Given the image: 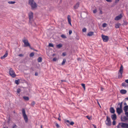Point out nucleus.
<instances>
[{"label":"nucleus","mask_w":128,"mask_h":128,"mask_svg":"<svg viewBox=\"0 0 128 128\" xmlns=\"http://www.w3.org/2000/svg\"><path fill=\"white\" fill-rule=\"evenodd\" d=\"M42 60V58L41 57H39L38 59V62H41Z\"/></svg>","instance_id":"nucleus-24"},{"label":"nucleus","mask_w":128,"mask_h":128,"mask_svg":"<svg viewBox=\"0 0 128 128\" xmlns=\"http://www.w3.org/2000/svg\"><path fill=\"white\" fill-rule=\"evenodd\" d=\"M18 56L22 57L23 56V55L22 54H20L18 55Z\"/></svg>","instance_id":"nucleus-53"},{"label":"nucleus","mask_w":128,"mask_h":128,"mask_svg":"<svg viewBox=\"0 0 128 128\" xmlns=\"http://www.w3.org/2000/svg\"><path fill=\"white\" fill-rule=\"evenodd\" d=\"M105 123L108 126H110L111 125L110 118L108 117V116H107L106 119L105 121Z\"/></svg>","instance_id":"nucleus-6"},{"label":"nucleus","mask_w":128,"mask_h":128,"mask_svg":"<svg viewBox=\"0 0 128 128\" xmlns=\"http://www.w3.org/2000/svg\"><path fill=\"white\" fill-rule=\"evenodd\" d=\"M121 121L123 122H125L126 120H128V118L125 116H124L122 118H121Z\"/></svg>","instance_id":"nucleus-14"},{"label":"nucleus","mask_w":128,"mask_h":128,"mask_svg":"<svg viewBox=\"0 0 128 128\" xmlns=\"http://www.w3.org/2000/svg\"><path fill=\"white\" fill-rule=\"evenodd\" d=\"M62 55L64 56H65L66 55V53L65 52H63L62 53Z\"/></svg>","instance_id":"nucleus-48"},{"label":"nucleus","mask_w":128,"mask_h":128,"mask_svg":"<svg viewBox=\"0 0 128 128\" xmlns=\"http://www.w3.org/2000/svg\"><path fill=\"white\" fill-rule=\"evenodd\" d=\"M61 81L62 82H66V81L65 80H61Z\"/></svg>","instance_id":"nucleus-60"},{"label":"nucleus","mask_w":128,"mask_h":128,"mask_svg":"<svg viewBox=\"0 0 128 128\" xmlns=\"http://www.w3.org/2000/svg\"><path fill=\"white\" fill-rule=\"evenodd\" d=\"M102 38L103 41L104 42H108L109 38L108 36L102 35Z\"/></svg>","instance_id":"nucleus-8"},{"label":"nucleus","mask_w":128,"mask_h":128,"mask_svg":"<svg viewBox=\"0 0 128 128\" xmlns=\"http://www.w3.org/2000/svg\"><path fill=\"white\" fill-rule=\"evenodd\" d=\"M104 89V88L102 87L101 88V91H103V90Z\"/></svg>","instance_id":"nucleus-56"},{"label":"nucleus","mask_w":128,"mask_h":128,"mask_svg":"<svg viewBox=\"0 0 128 128\" xmlns=\"http://www.w3.org/2000/svg\"><path fill=\"white\" fill-rule=\"evenodd\" d=\"M97 12V10L96 9H95L93 11V12L94 14L96 13Z\"/></svg>","instance_id":"nucleus-44"},{"label":"nucleus","mask_w":128,"mask_h":128,"mask_svg":"<svg viewBox=\"0 0 128 128\" xmlns=\"http://www.w3.org/2000/svg\"><path fill=\"white\" fill-rule=\"evenodd\" d=\"M127 49L128 50V47L127 48Z\"/></svg>","instance_id":"nucleus-64"},{"label":"nucleus","mask_w":128,"mask_h":128,"mask_svg":"<svg viewBox=\"0 0 128 128\" xmlns=\"http://www.w3.org/2000/svg\"><path fill=\"white\" fill-rule=\"evenodd\" d=\"M107 24L106 23H103L102 25V26L104 28L106 26Z\"/></svg>","instance_id":"nucleus-33"},{"label":"nucleus","mask_w":128,"mask_h":128,"mask_svg":"<svg viewBox=\"0 0 128 128\" xmlns=\"http://www.w3.org/2000/svg\"><path fill=\"white\" fill-rule=\"evenodd\" d=\"M125 99H126V100H128V97L126 98Z\"/></svg>","instance_id":"nucleus-61"},{"label":"nucleus","mask_w":128,"mask_h":128,"mask_svg":"<svg viewBox=\"0 0 128 128\" xmlns=\"http://www.w3.org/2000/svg\"><path fill=\"white\" fill-rule=\"evenodd\" d=\"M8 3L10 4H14L16 3L15 1H8Z\"/></svg>","instance_id":"nucleus-26"},{"label":"nucleus","mask_w":128,"mask_h":128,"mask_svg":"<svg viewBox=\"0 0 128 128\" xmlns=\"http://www.w3.org/2000/svg\"><path fill=\"white\" fill-rule=\"evenodd\" d=\"M82 86L83 87L84 90H85V84H81Z\"/></svg>","instance_id":"nucleus-32"},{"label":"nucleus","mask_w":128,"mask_h":128,"mask_svg":"<svg viewBox=\"0 0 128 128\" xmlns=\"http://www.w3.org/2000/svg\"><path fill=\"white\" fill-rule=\"evenodd\" d=\"M106 0L108 2H112V0Z\"/></svg>","instance_id":"nucleus-50"},{"label":"nucleus","mask_w":128,"mask_h":128,"mask_svg":"<svg viewBox=\"0 0 128 128\" xmlns=\"http://www.w3.org/2000/svg\"><path fill=\"white\" fill-rule=\"evenodd\" d=\"M125 114L127 117H128V112H125Z\"/></svg>","instance_id":"nucleus-42"},{"label":"nucleus","mask_w":128,"mask_h":128,"mask_svg":"<svg viewBox=\"0 0 128 128\" xmlns=\"http://www.w3.org/2000/svg\"><path fill=\"white\" fill-rule=\"evenodd\" d=\"M8 55V53H6L3 56L1 57V58L3 59L4 58H5Z\"/></svg>","instance_id":"nucleus-20"},{"label":"nucleus","mask_w":128,"mask_h":128,"mask_svg":"<svg viewBox=\"0 0 128 128\" xmlns=\"http://www.w3.org/2000/svg\"><path fill=\"white\" fill-rule=\"evenodd\" d=\"M35 75L36 76H37L38 75V74L37 72H36L35 73Z\"/></svg>","instance_id":"nucleus-55"},{"label":"nucleus","mask_w":128,"mask_h":128,"mask_svg":"<svg viewBox=\"0 0 128 128\" xmlns=\"http://www.w3.org/2000/svg\"><path fill=\"white\" fill-rule=\"evenodd\" d=\"M111 117L112 120H115L116 119V116L115 114H112L111 115Z\"/></svg>","instance_id":"nucleus-13"},{"label":"nucleus","mask_w":128,"mask_h":128,"mask_svg":"<svg viewBox=\"0 0 128 128\" xmlns=\"http://www.w3.org/2000/svg\"><path fill=\"white\" fill-rule=\"evenodd\" d=\"M23 98L25 100H29V98L28 96H24L23 97Z\"/></svg>","instance_id":"nucleus-25"},{"label":"nucleus","mask_w":128,"mask_h":128,"mask_svg":"<svg viewBox=\"0 0 128 128\" xmlns=\"http://www.w3.org/2000/svg\"><path fill=\"white\" fill-rule=\"evenodd\" d=\"M125 82H126L128 84V79H127V80H125Z\"/></svg>","instance_id":"nucleus-54"},{"label":"nucleus","mask_w":128,"mask_h":128,"mask_svg":"<svg viewBox=\"0 0 128 128\" xmlns=\"http://www.w3.org/2000/svg\"><path fill=\"white\" fill-rule=\"evenodd\" d=\"M12 128H17V126L16 125V124H14Z\"/></svg>","instance_id":"nucleus-43"},{"label":"nucleus","mask_w":128,"mask_h":128,"mask_svg":"<svg viewBox=\"0 0 128 128\" xmlns=\"http://www.w3.org/2000/svg\"><path fill=\"white\" fill-rule=\"evenodd\" d=\"M86 29L85 28H84L82 30V31L83 32H86Z\"/></svg>","instance_id":"nucleus-37"},{"label":"nucleus","mask_w":128,"mask_h":128,"mask_svg":"<svg viewBox=\"0 0 128 128\" xmlns=\"http://www.w3.org/2000/svg\"><path fill=\"white\" fill-rule=\"evenodd\" d=\"M86 117L89 120H90L91 119V117L88 116H86Z\"/></svg>","instance_id":"nucleus-39"},{"label":"nucleus","mask_w":128,"mask_h":128,"mask_svg":"<svg viewBox=\"0 0 128 128\" xmlns=\"http://www.w3.org/2000/svg\"><path fill=\"white\" fill-rule=\"evenodd\" d=\"M34 55V53L33 52H31L30 55V57H32Z\"/></svg>","instance_id":"nucleus-30"},{"label":"nucleus","mask_w":128,"mask_h":128,"mask_svg":"<svg viewBox=\"0 0 128 128\" xmlns=\"http://www.w3.org/2000/svg\"><path fill=\"white\" fill-rule=\"evenodd\" d=\"M48 46L50 47H53L54 45L50 43L48 45Z\"/></svg>","instance_id":"nucleus-36"},{"label":"nucleus","mask_w":128,"mask_h":128,"mask_svg":"<svg viewBox=\"0 0 128 128\" xmlns=\"http://www.w3.org/2000/svg\"><path fill=\"white\" fill-rule=\"evenodd\" d=\"M128 110V106L127 105L125 106L124 108V110L125 112H127Z\"/></svg>","instance_id":"nucleus-16"},{"label":"nucleus","mask_w":128,"mask_h":128,"mask_svg":"<svg viewBox=\"0 0 128 128\" xmlns=\"http://www.w3.org/2000/svg\"><path fill=\"white\" fill-rule=\"evenodd\" d=\"M116 123V121L115 120H113V125H114Z\"/></svg>","instance_id":"nucleus-46"},{"label":"nucleus","mask_w":128,"mask_h":128,"mask_svg":"<svg viewBox=\"0 0 128 128\" xmlns=\"http://www.w3.org/2000/svg\"><path fill=\"white\" fill-rule=\"evenodd\" d=\"M122 17V15L121 14H120L115 18L114 20H118L121 18Z\"/></svg>","instance_id":"nucleus-10"},{"label":"nucleus","mask_w":128,"mask_h":128,"mask_svg":"<svg viewBox=\"0 0 128 128\" xmlns=\"http://www.w3.org/2000/svg\"><path fill=\"white\" fill-rule=\"evenodd\" d=\"M29 46V48L31 49H32V48L31 47V46L30 44V46Z\"/></svg>","instance_id":"nucleus-57"},{"label":"nucleus","mask_w":128,"mask_h":128,"mask_svg":"<svg viewBox=\"0 0 128 128\" xmlns=\"http://www.w3.org/2000/svg\"><path fill=\"white\" fill-rule=\"evenodd\" d=\"M79 6V3L78 2L74 6V8L75 9H77L78 7Z\"/></svg>","instance_id":"nucleus-18"},{"label":"nucleus","mask_w":128,"mask_h":128,"mask_svg":"<svg viewBox=\"0 0 128 128\" xmlns=\"http://www.w3.org/2000/svg\"><path fill=\"white\" fill-rule=\"evenodd\" d=\"M124 105H126V102H125L124 103Z\"/></svg>","instance_id":"nucleus-62"},{"label":"nucleus","mask_w":128,"mask_h":128,"mask_svg":"<svg viewBox=\"0 0 128 128\" xmlns=\"http://www.w3.org/2000/svg\"><path fill=\"white\" fill-rule=\"evenodd\" d=\"M28 17L30 20V22L32 23V21L33 18V13L32 12H30L28 14Z\"/></svg>","instance_id":"nucleus-5"},{"label":"nucleus","mask_w":128,"mask_h":128,"mask_svg":"<svg viewBox=\"0 0 128 128\" xmlns=\"http://www.w3.org/2000/svg\"><path fill=\"white\" fill-rule=\"evenodd\" d=\"M29 4L31 6L32 8V10L34 9L37 7V5L36 3L34 2V0H29Z\"/></svg>","instance_id":"nucleus-1"},{"label":"nucleus","mask_w":128,"mask_h":128,"mask_svg":"<svg viewBox=\"0 0 128 128\" xmlns=\"http://www.w3.org/2000/svg\"><path fill=\"white\" fill-rule=\"evenodd\" d=\"M93 125L94 128H96V126L94 125Z\"/></svg>","instance_id":"nucleus-58"},{"label":"nucleus","mask_w":128,"mask_h":128,"mask_svg":"<svg viewBox=\"0 0 128 128\" xmlns=\"http://www.w3.org/2000/svg\"><path fill=\"white\" fill-rule=\"evenodd\" d=\"M9 73L10 75L13 78H14L16 76L14 71L12 68H10L9 69Z\"/></svg>","instance_id":"nucleus-4"},{"label":"nucleus","mask_w":128,"mask_h":128,"mask_svg":"<svg viewBox=\"0 0 128 128\" xmlns=\"http://www.w3.org/2000/svg\"><path fill=\"white\" fill-rule=\"evenodd\" d=\"M124 24L126 25L128 24V23L124 21Z\"/></svg>","instance_id":"nucleus-52"},{"label":"nucleus","mask_w":128,"mask_h":128,"mask_svg":"<svg viewBox=\"0 0 128 128\" xmlns=\"http://www.w3.org/2000/svg\"><path fill=\"white\" fill-rule=\"evenodd\" d=\"M94 32H90L88 33L87 35L89 36H92Z\"/></svg>","instance_id":"nucleus-19"},{"label":"nucleus","mask_w":128,"mask_h":128,"mask_svg":"<svg viewBox=\"0 0 128 128\" xmlns=\"http://www.w3.org/2000/svg\"><path fill=\"white\" fill-rule=\"evenodd\" d=\"M72 33V31L71 30H70L69 31V34L70 35V34Z\"/></svg>","instance_id":"nucleus-45"},{"label":"nucleus","mask_w":128,"mask_h":128,"mask_svg":"<svg viewBox=\"0 0 128 128\" xmlns=\"http://www.w3.org/2000/svg\"><path fill=\"white\" fill-rule=\"evenodd\" d=\"M67 18L68 20V22L69 24L70 25H71V20L70 18V15H68L67 16Z\"/></svg>","instance_id":"nucleus-12"},{"label":"nucleus","mask_w":128,"mask_h":128,"mask_svg":"<svg viewBox=\"0 0 128 128\" xmlns=\"http://www.w3.org/2000/svg\"><path fill=\"white\" fill-rule=\"evenodd\" d=\"M121 127L128 128V124L123 122H121Z\"/></svg>","instance_id":"nucleus-9"},{"label":"nucleus","mask_w":128,"mask_h":128,"mask_svg":"<svg viewBox=\"0 0 128 128\" xmlns=\"http://www.w3.org/2000/svg\"><path fill=\"white\" fill-rule=\"evenodd\" d=\"M120 0H115V2L116 3H118Z\"/></svg>","instance_id":"nucleus-49"},{"label":"nucleus","mask_w":128,"mask_h":128,"mask_svg":"<svg viewBox=\"0 0 128 128\" xmlns=\"http://www.w3.org/2000/svg\"><path fill=\"white\" fill-rule=\"evenodd\" d=\"M122 85L123 86H126V84L124 82H123L122 83Z\"/></svg>","instance_id":"nucleus-38"},{"label":"nucleus","mask_w":128,"mask_h":128,"mask_svg":"<svg viewBox=\"0 0 128 128\" xmlns=\"http://www.w3.org/2000/svg\"><path fill=\"white\" fill-rule=\"evenodd\" d=\"M22 114L23 116L24 117V119L26 123L28 122V119L27 116L26 114L25 111L24 109L23 108L22 109Z\"/></svg>","instance_id":"nucleus-2"},{"label":"nucleus","mask_w":128,"mask_h":128,"mask_svg":"<svg viewBox=\"0 0 128 128\" xmlns=\"http://www.w3.org/2000/svg\"><path fill=\"white\" fill-rule=\"evenodd\" d=\"M35 102L34 101H32L31 104L30 105L32 106H34L35 104Z\"/></svg>","instance_id":"nucleus-31"},{"label":"nucleus","mask_w":128,"mask_h":128,"mask_svg":"<svg viewBox=\"0 0 128 128\" xmlns=\"http://www.w3.org/2000/svg\"><path fill=\"white\" fill-rule=\"evenodd\" d=\"M126 91L125 90H120V93L122 94H125L126 92Z\"/></svg>","instance_id":"nucleus-15"},{"label":"nucleus","mask_w":128,"mask_h":128,"mask_svg":"<svg viewBox=\"0 0 128 128\" xmlns=\"http://www.w3.org/2000/svg\"><path fill=\"white\" fill-rule=\"evenodd\" d=\"M121 126V122L119 123L118 124V125L117 126V128H120V126Z\"/></svg>","instance_id":"nucleus-34"},{"label":"nucleus","mask_w":128,"mask_h":128,"mask_svg":"<svg viewBox=\"0 0 128 128\" xmlns=\"http://www.w3.org/2000/svg\"><path fill=\"white\" fill-rule=\"evenodd\" d=\"M58 120H59L60 121L61 120V119H60V118H58Z\"/></svg>","instance_id":"nucleus-59"},{"label":"nucleus","mask_w":128,"mask_h":128,"mask_svg":"<svg viewBox=\"0 0 128 128\" xmlns=\"http://www.w3.org/2000/svg\"><path fill=\"white\" fill-rule=\"evenodd\" d=\"M20 82V80L19 79L17 80H16L15 81V83L17 84L18 85L19 84Z\"/></svg>","instance_id":"nucleus-23"},{"label":"nucleus","mask_w":128,"mask_h":128,"mask_svg":"<svg viewBox=\"0 0 128 128\" xmlns=\"http://www.w3.org/2000/svg\"><path fill=\"white\" fill-rule=\"evenodd\" d=\"M23 42L24 43V46L27 47L30 46V44L29 43L28 40H23Z\"/></svg>","instance_id":"nucleus-7"},{"label":"nucleus","mask_w":128,"mask_h":128,"mask_svg":"<svg viewBox=\"0 0 128 128\" xmlns=\"http://www.w3.org/2000/svg\"><path fill=\"white\" fill-rule=\"evenodd\" d=\"M65 122H67V123H69V124H70V121L69 120H66L65 121Z\"/></svg>","instance_id":"nucleus-51"},{"label":"nucleus","mask_w":128,"mask_h":128,"mask_svg":"<svg viewBox=\"0 0 128 128\" xmlns=\"http://www.w3.org/2000/svg\"><path fill=\"white\" fill-rule=\"evenodd\" d=\"M60 114H59V118H60Z\"/></svg>","instance_id":"nucleus-63"},{"label":"nucleus","mask_w":128,"mask_h":128,"mask_svg":"<svg viewBox=\"0 0 128 128\" xmlns=\"http://www.w3.org/2000/svg\"><path fill=\"white\" fill-rule=\"evenodd\" d=\"M116 112L118 114H120L122 112V109L118 107L116 108Z\"/></svg>","instance_id":"nucleus-11"},{"label":"nucleus","mask_w":128,"mask_h":128,"mask_svg":"<svg viewBox=\"0 0 128 128\" xmlns=\"http://www.w3.org/2000/svg\"><path fill=\"white\" fill-rule=\"evenodd\" d=\"M56 126L58 127V128L59 127V125L57 123H56Z\"/></svg>","instance_id":"nucleus-47"},{"label":"nucleus","mask_w":128,"mask_h":128,"mask_svg":"<svg viewBox=\"0 0 128 128\" xmlns=\"http://www.w3.org/2000/svg\"><path fill=\"white\" fill-rule=\"evenodd\" d=\"M66 61V60L65 59H64L63 60L62 62V65H64V64Z\"/></svg>","instance_id":"nucleus-28"},{"label":"nucleus","mask_w":128,"mask_h":128,"mask_svg":"<svg viewBox=\"0 0 128 128\" xmlns=\"http://www.w3.org/2000/svg\"><path fill=\"white\" fill-rule=\"evenodd\" d=\"M122 102L120 103V102H119V103L118 104V105H120V108H121L122 109Z\"/></svg>","instance_id":"nucleus-22"},{"label":"nucleus","mask_w":128,"mask_h":128,"mask_svg":"<svg viewBox=\"0 0 128 128\" xmlns=\"http://www.w3.org/2000/svg\"><path fill=\"white\" fill-rule=\"evenodd\" d=\"M62 46V44H60L56 45V46L58 48H60Z\"/></svg>","instance_id":"nucleus-21"},{"label":"nucleus","mask_w":128,"mask_h":128,"mask_svg":"<svg viewBox=\"0 0 128 128\" xmlns=\"http://www.w3.org/2000/svg\"><path fill=\"white\" fill-rule=\"evenodd\" d=\"M61 37L64 38H67L66 36L64 34H62L61 35Z\"/></svg>","instance_id":"nucleus-29"},{"label":"nucleus","mask_w":128,"mask_h":128,"mask_svg":"<svg viewBox=\"0 0 128 128\" xmlns=\"http://www.w3.org/2000/svg\"><path fill=\"white\" fill-rule=\"evenodd\" d=\"M57 60V58H54L53 59V60L54 61H56Z\"/></svg>","instance_id":"nucleus-41"},{"label":"nucleus","mask_w":128,"mask_h":128,"mask_svg":"<svg viewBox=\"0 0 128 128\" xmlns=\"http://www.w3.org/2000/svg\"><path fill=\"white\" fill-rule=\"evenodd\" d=\"M20 91L21 90L20 88H18L17 89V92L18 93H20Z\"/></svg>","instance_id":"nucleus-35"},{"label":"nucleus","mask_w":128,"mask_h":128,"mask_svg":"<svg viewBox=\"0 0 128 128\" xmlns=\"http://www.w3.org/2000/svg\"><path fill=\"white\" fill-rule=\"evenodd\" d=\"M115 27L116 28H119V24H116L115 25Z\"/></svg>","instance_id":"nucleus-27"},{"label":"nucleus","mask_w":128,"mask_h":128,"mask_svg":"<svg viewBox=\"0 0 128 128\" xmlns=\"http://www.w3.org/2000/svg\"><path fill=\"white\" fill-rule=\"evenodd\" d=\"M110 112L112 114H114L115 112V110L113 107H111L110 108Z\"/></svg>","instance_id":"nucleus-17"},{"label":"nucleus","mask_w":128,"mask_h":128,"mask_svg":"<svg viewBox=\"0 0 128 128\" xmlns=\"http://www.w3.org/2000/svg\"><path fill=\"white\" fill-rule=\"evenodd\" d=\"M74 124V123L73 122H70V125H73Z\"/></svg>","instance_id":"nucleus-40"},{"label":"nucleus","mask_w":128,"mask_h":128,"mask_svg":"<svg viewBox=\"0 0 128 128\" xmlns=\"http://www.w3.org/2000/svg\"><path fill=\"white\" fill-rule=\"evenodd\" d=\"M123 67L121 65L118 73V78H122V74L123 72Z\"/></svg>","instance_id":"nucleus-3"}]
</instances>
